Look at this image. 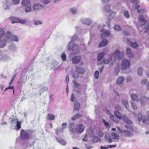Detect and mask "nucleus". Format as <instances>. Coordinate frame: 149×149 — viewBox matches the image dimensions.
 Returning a JSON list of instances; mask_svg holds the SVG:
<instances>
[{
  "label": "nucleus",
  "instance_id": "f257e3e1",
  "mask_svg": "<svg viewBox=\"0 0 149 149\" xmlns=\"http://www.w3.org/2000/svg\"><path fill=\"white\" fill-rule=\"evenodd\" d=\"M123 53L120 52L119 50L117 49L114 51L113 53L107 59H103L102 63L103 64H108L111 63L110 65L112 66L114 64L115 61L116 59L119 60L123 58Z\"/></svg>",
  "mask_w": 149,
  "mask_h": 149
},
{
  "label": "nucleus",
  "instance_id": "f03ea898",
  "mask_svg": "<svg viewBox=\"0 0 149 149\" xmlns=\"http://www.w3.org/2000/svg\"><path fill=\"white\" fill-rule=\"evenodd\" d=\"M127 130H122L118 126L116 127L119 133L121 134L123 136H125L128 137H130L134 136L133 132L135 131L134 128L131 125H126L125 126Z\"/></svg>",
  "mask_w": 149,
  "mask_h": 149
},
{
  "label": "nucleus",
  "instance_id": "7ed1b4c3",
  "mask_svg": "<svg viewBox=\"0 0 149 149\" xmlns=\"http://www.w3.org/2000/svg\"><path fill=\"white\" fill-rule=\"evenodd\" d=\"M68 50L72 51L74 54L76 55L79 52L80 48L79 46L77 44L70 42L68 44Z\"/></svg>",
  "mask_w": 149,
  "mask_h": 149
},
{
  "label": "nucleus",
  "instance_id": "20e7f679",
  "mask_svg": "<svg viewBox=\"0 0 149 149\" xmlns=\"http://www.w3.org/2000/svg\"><path fill=\"white\" fill-rule=\"evenodd\" d=\"M132 2L136 4V5L135 8L137 10V11L138 13H142L146 12V10L143 8H141L140 7L139 5L137 4V3L139 1V0H131Z\"/></svg>",
  "mask_w": 149,
  "mask_h": 149
},
{
  "label": "nucleus",
  "instance_id": "39448f33",
  "mask_svg": "<svg viewBox=\"0 0 149 149\" xmlns=\"http://www.w3.org/2000/svg\"><path fill=\"white\" fill-rule=\"evenodd\" d=\"M149 100V97H146L145 95H141L140 97L139 101H140L141 105L142 106H144L148 101Z\"/></svg>",
  "mask_w": 149,
  "mask_h": 149
},
{
  "label": "nucleus",
  "instance_id": "423d86ee",
  "mask_svg": "<svg viewBox=\"0 0 149 149\" xmlns=\"http://www.w3.org/2000/svg\"><path fill=\"white\" fill-rule=\"evenodd\" d=\"M130 65V62L128 60L126 59H124L122 62V70H125L129 67Z\"/></svg>",
  "mask_w": 149,
  "mask_h": 149
},
{
  "label": "nucleus",
  "instance_id": "0eeeda50",
  "mask_svg": "<svg viewBox=\"0 0 149 149\" xmlns=\"http://www.w3.org/2000/svg\"><path fill=\"white\" fill-rule=\"evenodd\" d=\"M21 138L22 140H26L29 137V134L27 132L24 131L23 129L21 130Z\"/></svg>",
  "mask_w": 149,
  "mask_h": 149
},
{
  "label": "nucleus",
  "instance_id": "6e6552de",
  "mask_svg": "<svg viewBox=\"0 0 149 149\" xmlns=\"http://www.w3.org/2000/svg\"><path fill=\"white\" fill-rule=\"evenodd\" d=\"M84 128V126L83 124H78L75 126V132H76L78 133L81 134L83 132Z\"/></svg>",
  "mask_w": 149,
  "mask_h": 149
},
{
  "label": "nucleus",
  "instance_id": "1a4fd4ad",
  "mask_svg": "<svg viewBox=\"0 0 149 149\" xmlns=\"http://www.w3.org/2000/svg\"><path fill=\"white\" fill-rule=\"evenodd\" d=\"M3 7L5 10L10 9L11 5V3L10 0H5L3 3Z\"/></svg>",
  "mask_w": 149,
  "mask_h": 149
},
{
  "label": "nucleus",
  "instance_id": "9d476101",
  "mask_svg": "<svg viewBox=\"0 0 149 149\" xmlns=\"http://www.w3.org/2000/svg\"><path fill=\"white\" fill-rule=\"evenodd\" d=\"M141 96L139 95L134 93H132L130 94V98L132 101L138 102L139 101Z\"/></svg>",
  "mask_w": 149,
  "mask_h": 149
},
{
  "label": "nucleus",
  "instance_id": "9b49d317",
  "mask_svg": "<svg viewBox=\"0 0 149 149\" xmlns=\"http://www.w3.org/2000/svg\"><path fill=\"white\" fill-rule=\"evenodd\" d=\"M81 22L84 24L87 25L88 26L91 25L92 23L91 19L88 18H82L81 20Z\"/></svg>",
  "mask_w": 149,
  "mask_h": 149
},
{
  "label": "nucleus",
  "instance_id": "f8f14e48",
  "mask_svg": "<svg viewBox=\"0 0 149 149\" xmlns=\"http://www.w3.org/2000/svg\"><path fill=\"white\" fill-rule=\"evenodd\" d=\"M102 34L101 35V37L102 38H105L106 36H107L109 35L110 33L109 31L106 30L104 29L100 30Z\"/></svg>",
  "mask_w": 149,
  "mask_h": 149
},
{
  "label": "nucleus",
  "instance_id": "ddd939ff",
  "mask_svg": "<svg viewBox=\"0 0 149 149\" xmlns=\"http://www.w3.org/2000/svg\"><path fill=\"white\" fill-rule=\"evenodd\" d=\"M81 59V57L80 56H75L72 58V63L74 64H76L79 63Z\"/></svg>",
  "mask_w": 149,
  "mask_h": 149
},
{
  "label": "nucleus",
  "instance_id": "4468645a",
  "mask_svg": "<svg viewBox=\"0 0 149 149\" xmlns=\"http://www.w3.org/2000/svg\"><path fill=\"white\" fill-rule=\"evenodd\" d=\"M44 6L39 3L34 4L33 6V9L34 11L42 9L44 8Z\"/></svg>",
  "mask_w": 149,
  "mask_h": 149
},
{
  "label": "nucleus",
  "instance_id": "2eb2a0df",
  "mask_svg": "<svg viewBox=\"0 0 149 149\" xmlns=\"http://www.w3.org/2000/svg\"><path fill=\"white\" fill-rule=\"evenodd\" d=\"M75 124L74 123H71L69 124L68 125L69 129L71 132L74 133L75 132Z\"/></svg>",
  "mask_w": 149,
  "mask_h": 149
},
{
  "label": "nucleus",
  "instance_id": "dca6fc26",
  "mask_svg": "<svg viewBox=\"0 0 149 149\" xmlns=\"http://www.w3.org/2000/svg\"><path fill=\"white\" fill-rule=\"evenodd\" d=\"M76 72L80 74H84L86 71L84 68L79 66H76Z\"/></svg>",
  "mask_w": 149,
  "mask_h": 149
},
{
  "label": "nucleus",
  "instance_id": "f3484780",
  "mask_svg": "<svg viewBox=\"0 0 149 149\" xmlns=\"http://www.w3.org/2000/svg\"><path fill=\"white\" fill-rule=\"evenodd\" d=\"M125 78L123 76H119L117 79L116 84L118 85H120L123 83Z\"/></svg>",
  "mask_w": 149,
  "mask_h": 149
},
{
  "label": "nucleus",
  "instance_id": "a211bd4d",
  "mask_svg": "<svg viewBox=\"0 0 149 149\" xmlns=\"http://www.w3.org/2000/svg\"><path fill=\"white\" fill-rule=\"evenodd\" d=\"M106 112L107 113H108L109 115L110 118L113 120L116 123H119V121L116 118V117L112 115L109 111L107 110Z\"/></svg>",
  "mask_w": 149,
  "mask_h": 149
},
{
  "label": "nucleus",
  "instance_id": "6ab92c4d",
  "mask_svg": "<svg viewBox=\"0 0 149 149\" xmlns=\"http://www.w3.org/2000/svg\"><path fill=\"white\" fill-rule=\"evenodd\" d=\"M122 119L126 123L129 124H132V121L130 120L125 115H124L122 116Z\"/></svg>",
  "mask_w": 149,
  "mask_h": 149
},
{
  "label": "nucleus",
  "instance_id": "aec40b11",
  "mask_svg": "<svg viewBox=\"0 0 149 149\" xmlns=\"http://www.w3.org/2000/svg\"><path fill=\"white\" fill-rule=\"evenodd\" d=\"M127 54L129 57H132L134 56V54L132 52V50L129 48H127L126 49Z\"/></svg>",
  "mask_w": 149,
  "mask_h": 149
},
{
  "label": "nucleus",
  "instance_id": "412c9836",
  "mask_svg": "<svg viewBox=\"0 0 149 149\" xmlns=\"http://www.w3.org/2000/svg\"><path fill=\"white\" fill-rule=\"evenodd\" d=\"M111 136L114 140H118L119 139V136L118 134L116 132H113L111 133Z\"/></svg>",
  "mask_w": 149,
  "mask_h": 149
},
{
  "label": "nucleus",
  "instance_id": "4be33fe9",
  "mask_svg": "<svg viewBox=\"0 0 149 149\" xmlns=\"http://www.w3.org/2000/svg\"><path fill=\"white\" fill-rule=\"evenodd\" d=\"M12 34V33L8 31L5 34V38L6 39V40L10 41Z\"/></svg>",
  "mask_w": 149,
  "mask_h": 149
},
{
  "label": "nucleus",
  "instance_id": "5701e85b",
  "mask_svg": "<svg viewBox=\"0 0 149 149\" xmlns=\"http://www.w3.org/2000/svg\"><path fill=\"white\" fill-rule=\"evenodd\" d=\"M122 102L125 108L128 109L129 107L128 100L126 99H123L122 100Z\"/></svg>",
  "mask_w": 149,
  "mask_h": 149
},
{
  "label": "nucleus",
  "instance_id": "b1692460",
  "mask_svg": "<svg viewBox=\"0 0 149 149\" xmlns=\"http://www.w3.org/2000/svg\"><path fill=\"white\" fill-rule=\"evenodd\" d=\"M103 9L104 11L107 13H109L111 11L110 6L108 5H106L103 7Z\"/></svg>",
  "mask_w": 149,
  "mask_h": 149
},
{
  "label": "nucleus",
  "instance_id": "393cba45",
  "mask_svg": "<svg viewBox=\"0 0 149 149\" xmlns=\"http://www.w3.org/2000/svg\"><path fill=\"white\" fill-rule=\"evenodd\" d=\"M147 117H144L142 122L143 123H147L149 122V110L146 113Z\"/></svg>",
  "mask_w": 149,
  "mask_h": 149
},
{
  "label": "nucleus",
  "instance_id": "a878e982",
  "mask_svg": "<svg viewBox=\"0 0 149 149\" xmlns=\"http://www.w3.org/2000/svg\"><path fill=\"white\" fill-rule=\"evenodd\" d=\"M107 44V41L106 39H104L101 41L99 45V47H103L106 46Z\"/></svg>",
  "mask_w": 149,
  "mask_h": 149
},
{
  "label": "nucleus",
  "instance_id": "bb28decb",
  "mask_svg": "<svg viewBox=\"0 0 149 149\" xmlns=\"http://www.w3.org/2000/svg\"><path fill=\"white\" fill-rule=\"evenodd\" d=\"M104 53L101 52L99 53L97 56V60L98 61H100L104 57Z\"/></svg>",
  "mask_w": 149,
  "mask_h": 149
},
{
  "label": "nucleus",
  "instance_id": "cd10ccee",
  "mask_svg": "<svg viewBox=\"0 0 149 149\" xmlns=\"http://www.w3.org/2000/svg\"><path fill=\"white\" fill-rule=\"evenodd\" d=\"M8 48L10 51L14 52L16 50L17 47L15 44H12L9 46Z\"/></svg>",
  "mask_w": 149,
  "mask_h": 149
},
{
  "label": "nucleus",
  "instance_id": "c85d7f7f",
  "mask_svg": "<svg viewBox=\"0 0 149 149\" xmlns=\"http://www.w3.org/2000/svg\"><path fill=\"white\" fill-rule=\"evenodd\" d=\"M10 19L11 21V22L12 24L19 22V19L16 17H10Z\"/></svg>",
  "mask_w": 149,
  "mask_h": 149
},
{
  "label": "nucleus",
  "instance_id": "c756f323",
  "mask_svg": "<svg viewBox=\"0 0 149 149\" xmlns=\"http://www.w3.org/2000/svg\"><path fill=\"white\" fill-rule=\"evenodd\" d=\"M129 44L131 47L134 48H136L139 46L138 44L135 41L134 42L132 41Z\"/></svg>",
  "mask_w": 149,
  "mask_h": 149
},
{
  "label": "nucleus",
  "instance_id": "7c9ffc66",
  "mask_svg": "<svg viewBox=\"0 0 149 149\" xmlns=\"http://www.w3.org/2000/svg\"><path fill=\"white\" fill-rule=\"evenodd\" d=\"M6 42L5 39L0 40V48H3L6 45Z\"/></svg>",
  "mask_w": 149,
  "mask_h": 149
},
{
  "label": "nucleus",
  "instance_id": "2f4dec72",
  "mask_svg": "<svg viewBox=\"0 0 149 149\" xmlns=\"http://www.w3.org/2000/svg\"><path fill=\"white\" fill-rule=\"evenodd\" d=\"M139 21L142 22L141 24L142 25H143L145 24L146 20L141 15H139Z\"/></svg>",
  "mask_w": 149,
  "mask_h": 149
},
{
  "label": "nucleus",
  "instance_id": "473e14b6",
  "mask_svg": "<svg viewBox=\"0 0 149 149\" xmlns=\"http://www.w3.org/2000/svg\"><path fill=\"white\" fill-rule=\"evenodd\" d=\"M30 3V0H22L21 3L23 6H26Z\"/></svg>",
  "mask_w": 149,
  "mask_h": 149
},
{
  "label": "nucleus",
  "instance_id": "72a5a7b5",
  "mask_svg": "<svg viewBox=\"0 0 149 149\" xmlns=\"http://www.w3.org/2000/svg\"><path fill=\"white\" fill-rule=\"evenodd\" d=\"M11 59L10 57L7 55H5L3 56L2 60V61H8L10 60Z\"/></svg>",
  "mask_w": 149,
  "mask_h": 149
},
{
  "label": "nucleus",
  "instance_id": "f704fd0d",
  "mask_svg": "<svg viewBox=\"0 0 149 149\" xmlns=\"http://www.w3.org/2000/svg\"><path fill=\"white\" fill-rule=\"evenodd\" d=\"M143 69L142 67H139L137 70L138 74L140 76L143 75Z\"/></svg>",
  "mask_w": 149,
  "mask_h": 149
},
{
  "label": "nucleus",
  "instance_id": "c9c22d12",
  "mask_svg": "<svg viewBox=\"0 0 149 149\" xmlns=\"http://www.w3.org/2000/svg\"><path fill=\"white\" fill-rule=\"evenodd\" d=\"M92 141L94 143L97 142H101L100 139L98 137L96 136H94L93 137Z\"/></svg>",
  "mask_w": 149,
  "mask_h": 149
},
{
  "label": "nucleus",
  "instance_id": "e433bc0d",
  "mask_svg": "<svg viewBox=\"0 0 149 149\" xmlns=\"http://www.w3.org/2000/svg\"><path fill=\"white\" fill-rule=\"evenodd\" d=\"M114 114L119 119L121 120L122 119V116H121V114L118 111H116L114 112Z\"/></svg>",
  "mask_w": 149,
  "mask_h": 149
},
{
  "label": "nucleus",
  "instance_id": "4c0bfd02",
  "mask_svg": "<svg viewBox=\"0 0 149 149\" xmlns=\"http://www.w3.org/2000/svg\"><path fill=\"white\" fill-rule=\"evenodd\" d=\"M104 138L107 141H108L109 143H111L113 141L111 138L108 134H105Z\"/></svg>",
  "mask_w": 149,
  "mask_h": 149
},
{
  "label": "nucleus",
  "instance_id": "58836bf2",
  "mask_svg": "<svg viewBox=\"0 0 149 149\" xmlns=\"http://www.w3.org/2000/svg\"><path fill=\"white\" fill-rule=\"evenodd\" d=\"M10 41L18 42V38L17 36L12 35Z\"/></svg>",
  "mask_w": 149,
  "mask_h": 149
},
{
  "label": "nucleus",
  "instance_id": "ea45409f",
  "mask_svg": "<svg viewBox=\"0 0 149 149\" xmlns=\"http://www.w3.org/2000/svg\"><path fill=\"white\" fill-rule=\"evenodd\" d=\"M55 118L54 115L51 114H49L47 116V119L49 120H53Z\"/></svg>",
  "mask_w": 149,
  "mask_h": 149
},
{
  "label": "nucleus",
  "instance_id": "a19ab883",
  "mask_svg": "<svg viewBox=\"0 0 149 149\" xmlns=\"http://www.w3.org/2000/svg\"><path fill=\"white\" fill-rule=\"evenodd\" d=\"M82 116V115L81 114L79 113H78L73 116V117H72L71 118L72 120H74L79 118L81 117Z\"/></svg>",
  "mask_w": 149,
  "mask_h": 149
},
{
  "label": "nucleus",
  "instance_id": "79ce46f5",
  "mask_svg": "<svg viewBox=\"0 0 149 149\" xmlns=\"http://www.w3.org/2000/svg\"><path fill=\"white\" fill-rule=\"evenodd\" d=\"M119 72V67L117 65L115 68L114 70V74L115 75L118 76Z\"/></svg>",
  "mask_w": 149,
  "mask_h": 149
},
{
  "label": "nucleus",
  "instance_id": "37998d69",
  "mask_svg": "<svg viewBox=\"0 0 149 149\" xmlns=\"http://www.w3.org/2000/svg\"><path fill=\"white\" fill-rule=\"evenodd\" d=\"M57 140L60 143L63 145L64 146L66 144V142L61 138H58L57 139Z\"/></svg>",
  "mask_w": 149,
  "mask_h": 149
},
{
  "label": "nucleus",
  "instance_id": "c03bdc74",
  "mask_svg": "<svg viewBox=\"0 0 149 149\" xmlns=\"http://www.w3.org/2000/svg\"><path fill=\"white\" fill-rule=\"evenodd\" d=\"M115 30L118 31H120L122 30V28L118 25L117 24L115 25L114 27Z\"/></svg>",
  "mask_w": 149,
  "mask_h": 149
},
{
  "label": "nucleus",
  "instance_id": "a18cd8bd",
  "mask_svg": "<svg viewBox=\"0 0 149 149\" xmlns=\"http://www.w3.org/2000/svg\"><path fill=\"white\" fill-rule=\"evenodd\" d=\"M48 89V88L45 87L41 88L39 90V92L40 94H41L42 93H43L45 91H47Z\"/></svg>",
  "mask_w": 149,
  "mask_h": 149
},
{
  "label": "nucleus",
  "instance_id": "49530a36",
  "mask_svg": "<svg viewBox=\"0 0 149 149\" xmlns=\"http://www.w3.org/2000/svg\"><path fill=\"white\" fill-rule=\"evenodd\" d=\"M16 120V122L17 123L16 127L18 130L21 127V121H18L17 120Z\"/></svg>",
  "mask_w": 149,
  "mask_h": 149
},
{
  "label": "nucleus",
  "instance_id": "de8ad7c7",
  "mask_svg": "<svg viewBox=\"0 0 149 149\" xmlns=\"http://www.w3.org/2000/svg\"><path fill=\"white\" fill-rule=\"evenodd\" d=\"M131 104L132 106V107L133 108V109L134 110L137 109V106L136 103H135L131 102Z\"/></svg>",
  "mask_w": 149,
  "mask_h": 149
},
{
  "label": "nucleus",
  "instance_id": "09e8293b",
  "mask_svg": "<svg viewBox=\"0 0 149 149\" xmlns=\"http://www.w3.org/2000/svg\"><path fill=\"white\" fill-rule=\"evenodd\" d=\"M5 31L2 28H0V39H1L4 35Z\"/></svg>",
  "mask_w": 149,
  "mask_h": 149
},
{
  "label": "nucleus",
  "instance_id": "8fccbe9b",
  "mask_svg": "<svg viewBox=\"0 0 149 149\" xmlns=\"http://www.w3.org/2000/svg\"><path fill=\"white\" fill-rule=\"evenodd\" d=\"M138 120L139 121H141L143 120L145 116H143L141 114L139 113L138 115Z\"/></svg>",
  "mask_w": 149,
  "mask_h": 149
},
{
  "label": "nucleus",
  "instance_id": "3c124183",
  "mask_svg": "<svg viewBox=\"0 0 149 149\" xmlns=\"http://www.w3.org/2000/svg\"><path fill=\"white\" fill-rule=\"evenodd\" d=\"M70 11L72 14L73 15L75 14L77 11V9L74 8H71L70 9Z\"/></svg>",
  "mask_w": 149,
  "mask_h": 149
},
{
  "label": "nucleus",
  "instance_id": "603ef678",
  "mask_svg": "<svg viewBox=\"0 0 149 149\" xmlns=\"http://www.w3.org/2000/svg\"><path fill=\"white\" fill-rule=\"evenodd\" d=\"M13 4L15 5H18L20 3V0H11Z\"/></svg>",
  "mask_w": 149,
  "mask_h": 149
},
{
  "label": "nucleus",
  "instance_id": "864d4df0",
  "mask_svg": "<svg viewBox=\"0 0 149 149\" xmlns=\"http://www.w3.org/2000/svg\"><path fill=\"white\" fill-rule=\"evenodd\" d=\"M80 104L77 102H76L74 104V110H78L79 109Z\"/></svg>",
  "mask_w": 149,
  "mask_h": 149
},
{
  "label": "nucleus",
  "instance_id": "5fc2aeb1",
  "mask_svg": "<svg viewBox=\"0 0 149 149\" xmlns=\"http://www.w3.org/2000/svg\"><path fill=\"white\" fill-rule=\"evenodd\" d=\"M61 58L63 61H65L66 59V54L64 53H62Z\"/></svg>",
  "mask_w": 149,
  "mask_h": 149
},
{
  "label": "nucleus",
  "instance_id": "6e6d98bb",
  "mask_svg": "<svg viewBox=\"0 0 149 149\" xmlns=\"http://www.w3.org/2000/svg\"><path fill=\"white\" fill-rule=\"evenodd\" d=\"M79 74L76 73L75 72H74L72 73V77L76 79L77 78L79 77Z\"/></svg>",
  "mask_w": 149,
  "mask_h": 149
},
{
  "label": "nucleus",
  "instance_id": "4d7b16f0",
  "mask_svg": "<svg viewBox=\"0 0 149 149\" xmlns=\"http://www.w3.org/2000/svg\"><path fill=\"white\" fill-rule=\"evenodd\" d=\"M32 11L31 6H28L25 9V11L26 12L29 13Z\"/></svg>",
  "mask_w": 149,
  "mask_h": 149
},
{
  "label": "nucleus",
  "instance_id": "13d9d810",
  "mask_svg": "<svg viewBox=\"0 0 149 149\" xmlns=\"http://www.w3.org/2000/svg\"><path fill=\"white\" fill-rule=\"evenodd\" d=\"M123 13H124V15L127 18H129L130 15L128 12L127 11L125 10L123 12Z\"/></svg>",
  "mask_w": 149,
  "mask_h": 149
},
{
  "label": "nucleus",
  "instance_id": "bf43d9fd",
  "mask_svg": "<svg viewBox=\"0 0 149 149\" xmlns=\"http://www.w3.org/2000/svg\"><path fill=\"white\" fill-rule=\"evenodd\" d=\"M99 75V72L98 70H96L94 73V77L96 79H97Z\"/></svg>",
  "mask_w": 149,
  "mask_h": 149
},
{
  "label": "nucleus",
  "instance_id": "052dcab7",
  "mask_svg": "<svg viewBox=\"0 0 149 149\" xmlns=\"http://www.w3.org/2000/svg\"><path fill=\"white\" fill-rule=\"evenodd\" d=\"M63 129L61 128H60L59 129H57L56 130V133L57 135H58V134L61 132H62L63 131Z\"/></svg>",
  "mask_w": 149,
  "mask_h": 149
},
{
  "label": "nucleus",
  "instance_id": "680f3d73",
  "mask_svg": "<svg viewBox=\"0 0 149 149\" xmlns=\"http://www.w3.org/2000/svg\"><path fill=\"white\" fill-rule=\"evenodd\" d=\"M42 24V22L41 21H34V24L37 26L38 25L41 24Z\"/></svg>",
  "mask_w": 149,
  "mask_h": 149
},
{
  "label": "nucleus",
  "instance_id": "e2e57ef3",
  "mask_svg": "<svg viewBox=\"0 0 149 149\" xmlns=\"http://www.w3.org/2000/svg\"><path fill=\"white\" fill-rule=\"evenodd\" d=\"M77 35H74L72 37L71 41L70 42H73V41L76 40L77 39Z\"/></svg>",
  "mask_w": 149,
  "mask_h": 149
},
{
  "label": "nucleus",
  "instance_id": "0e129e2a",
  "mask_svg": "<svg viewBox=\"0 0 149 149\" xmlns=\"http://www.w3.org/2000/svg\"><path fill=\"white\" fill-rule=\"evenodd\" d=\"M116 14V13L115 12H112L110 15L109 17L111 19H113L115 17Z\"/></svg>",
  "mask_w": 149,
  "mask_h": 149
},
{
  "label": "nucleus",
  "instance_id": "69168bd1",
  "mask_svg": "<svg viewBox=\"0 0 149 149\" xmlns=\"http://www.w3.org/2000/svg\"><path fill=\"white\" fill-rule=\"evenodd\" d=\"M26 22V19H19V22L22 24L25 23Z\"/></svg>",
  "mask_w": 149,
  "mask_h": 149
},
{
  "label": "nucleus",
  "instance_id": "338daca9",
  "mask_svg": "<svg viewBox=\"0 0 149 149\" xmlns=\"http://www.w3.org/2000/svg\"><path fill=\"white\" fill-rule=\"evenodd\" d=\"M67 126V124L66 123H64L62 124V127L61 128L62 129H63V130H64V129Z\"/></svg>",
  "mask_w": 149,
  "mask_h": 149
},
{
  "label": "nucleus",
  "instance_id": "774afa93",
  "mask_svg": "<svg viewBox=\"0 0 149 149\" xmlns=\"http://www.w3.org/2000/svg\"><path fill=\"white\" fill-rule=\"evenodd\" d=\"M132 80V77L130 76H128L126 78V80L127 82H130Z\"/></svg>",
  "mask_w": 149,
  "mask_h": 149
}]
</instances>
